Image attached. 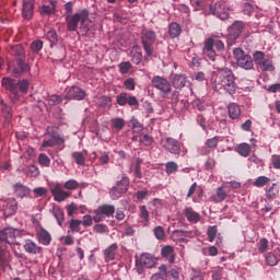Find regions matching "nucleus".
<instances>
[{
    "label": "nucleus",
    "mask_w": 280,
    "mask_h": 280,
    "mask_svg": "<svg viewBox=\"0 0 280 280\" xmlns=\"http://www.w3.org/2000/svg\"><path fill=\"white\" fill-rule=\"evenodd\" d=\"M91 16V11L89 9H82L79 12L74 13L73 16H68V32H79L81 36L91 37L95 34L91 33V30L95 27V22L89 19Z\"/></svg>",
    "instance_id": "f257e3e1"
},
{
    "label": "nucleus",
    "mask_w": 280,
    "mask_h": 280,
    "mask_svg": "<svg viewBox=\"0 0 280 280\" xmlns=\"http://www.w3.org/2000/svg\"><path fill=\"white\" fill-rule=\"evenodd\" d=\"M84 187H86V183L80 184L78 180L71 178L63 185L60 183L55 184L50 191L56 202H65L67 198H71V191H75V189H84ZM65 189H68V191Z\"/></svg>",
    "instance_id": "f03ea898"
},
{
    "label": "nucleus",
    "mask_w": 280,
    "mask_h": 280,
    "mask_svg": "<svg viewBox=\"0 0 280 280\" xmlns=\"http://www.w3.org/2000/svg\"><path fill=\"white\" fill-rule=\"evenodd\" d=\"M213 73L219 78L215 89L220 86V89H223L229 95H235L237 84L235 83V74L233 73V70L230 68H218V71Z\"/></svg>",
    "instance_id": "7ed1b4c3"
},
{
    "label": "nucleus",
    "mask_w": 280,
    "mask_h": 280,
    "mask_svg": "<svg viewBox=\"0 0 280 280\" xmlns=\"http://www.w3.org/2000/svg\"><path fill=\"white\" fill-rule=\"evenodd\" d=\"M2 86L13 94V97L11 98L13 104H16V101L20 100L21 93L22 95H25L27 94V91H30V82L25 79L16 81L12 78H3Z\"/></svg>",
    "instance_id": "20e7f679"
},
{
    "label": "nucleus",
    "mask_w": 280,
    "mask_h": 280,
    "mask_svg": "<svg viewBox=\"0 0 280 280\" xmlns=\"http://www.w3.org/2000/svg\"><path fill=\"white\" fill-rule=\"evenodd\" d=\"M154 43H156V33L150 30H142L141 44L147 56H154Z\"/></svg>",
    "instance_id": "39448f33"
},
{
    "label": "nucleus",
    "mask_w": 280,
    "mask_h": 280,
    "mask_svg": "<svg viewBox=\"0 0 280 280\" xmlns=\"http://www.w3.org/2000/svg\"><path fill=\"white\" fill-rule=\"evenodd\" d=\"M234 58L236 60L237 67L241 69H245V71H250L255 69V63L253 61V57L246 55L242 48H235L233 50Z\"/></svg>",
    "instance_id": "423d86ee"
},
{
    "label": "nucleus",
    "mask_w": 280,
    "mask_h": 280,
    "mask_svg": "<svg viewBox=\"0 0 280 280\" xmlns=\"http://www.w3.org/2000/svg\"><path fill=\"white\" fill-rule=\"evenodd\" d=\"M156 266V258L152 254H141L139 258L136 257V268L138 275H143V268H154Z\"/></svg>",
    "instance_id": "0eeeda50"
},
{
    "label": "nucleus",
    "mask_w": 280,
    "mask_h": 280,
    "mask_svg": "<svg viewBox=\"0 0 280 280\" xmlns=\"http://www.w3.org/2000/svg\"><path fill=\"white\" fill-rule=\"evenodd\" d=\"M112 215H115V206L105 203L94 210L93 221L100 224V222H104L106 218H110Z\"/></svg>",
    "instance_id": "6e6552de"
},
{
    "label": "nucleus",
    "mask_w": 280,
    "mask_h": 280,
    "mask_svg": "<svg viewBox=\"0 0 280 280\" xmlns=\"http://www.w3.org/2000/svg\"><path fill=\"white\" fill-rule=\"evenodd\" d=\"M130 186V179L127 176H122V178L116 183V186H114L109 190V196L113 200H118V198H121L126 191H128V187Z\"/></svg>",
    "instance_id": "1a4fd4ad"
},
{
    "label": "nucleus",
    "mask_w": 280,
    "mask_h": 280,
    "mask_svg": "<svg viewBox=\"0 0 280 280\" xmlns=\"http://www.w3.org/2000/svg\"><path fill=\"white\" fill-rule=\"evenodd\" d=\"M151 84L152 86H154V89L161 91V93H164V95H167V93H172V84L170 83V81H167V79L163 77H153V79L151 80Z\"/></svg>",
    "instance_id": "9d476101"
},
{
    "label": "nucleus",
    "mask_w": 280,
    "mask_h": 280,
    "mask_svg": "<svg viewBox=\"0 0 280 280\" xmlns=\"http://www.w3.org/2000/svg\"><path fill=\"white\" fill-rule=\"evenodd\" d=\"M19 235H21V231L14 228H7L0 232V242H4V244H14Z\"/></svg>",
    "instance_id": "9b49d317"
},
{
    "label": "nucleus",
    "mask_w": 280,
    "mask_h": 280,
    "mask_svg": "<svg viewBox=\"0 0 280 280\" xmlns=\"http://www.w3.org/2000/svg\"><path fill=\"white\" fill-rule=\"evenodd\" d=\"M1 210L3 211L4 218H10V215H14L16 213L18 205L14 199H7L0 201Z\"/></svg>",
    "instance_id": "f8f14e48"
},
{
    "label": "nucleus",
    "mask_w": 280,
    "mask_h": 280,
    "mask_svg": "<svg viewBox=\"0 0 280 280\" xmlns=\"http://www.w3.org/2000/svg\"><path fill=\"white\" fill-rule=\"evenodd\" d=\"M66 95L63 100H77L78 102L84 100L86 97V93L80 86H71L66 90Z\"/></svg>",
    "instance_id": "ddd939ff"
},
{
    "label": "nucleus",
    "mask_w": 280,
    "mask_h": 280,
    "mask_svg": "<svg viewBox=\"0 0 280 280\" xmlns=\"http://www.w3.org/2000/svg\"><path fill=\"white\" fill-rule=\"evenodd\" d=\"M162 145L171 154H180V142L174 138H164L162 139Z\"/></svg>",
    "instance_id": "4468645a"
},
{
    "label": "nucleus",
    "mask_w": 280,
    "mask_h": 280,
    "mask_svg": "<svg viewBox=\"0 0 280 280\" xmlns=\"http://www.w3.org/2000/svg\"><path fill=\"white\" fill-rule=\"evenodd\" d=\"M210 13H212L213 16H217L221 21H226V19H229V11H226V8L221 1L215 2L213 7H210Z\"/></svg>",
    "instance_id": "2eb2a0df"
},
{
    "label": "nucleus",
    "mask_w": 280,
    "mask_h": 280,
    "mask_svg": "<svg viewBox=\"0 0 280 280\" xmlns=\"http://www.w3.org/2000/svg\"><path fill=\"white\" fill-rule=\"evenodd\" d=\"M116 102L119 106H126V104H128V106H139V100L126 92L120 93Z\"/></svg>",
    "instance_id": "dca6fc26"
},
{
    "label": "nucleus",
    "mask_w": 280,
    "mask_h": 280,
    "mask_svg": "<svg viewBox=\"0 0 280 280\" xmlns=\"http://www.w3.org/2000/svg\"><path fill=\"white\" fill-rule=\"evenodd\" d=\"M16 65L19 68H13L12 70L14 78H19V75H23V73H27L32 69L30 63L25 62V59H16Z\"/></svg>",
    "instance_id": "f3484780"
},
{
    "label": "nucleus",
    "mask_w": 280,
    "mask_h": 280,
    "mask_svg": "<svg viewBox=\"0 0 280 280\" xmlns=\"http://www.w3.org/2000/svg\"><path fill=\"white\" fill-rule=\"evenodd\" d=\"M280 187L279 184L273 183L271 185H267L265 188V196L267 200H275L279 198Z\"/></svg>",
    "instance_id": "a211bd4d"
},
{
    "label": "nucleus",
    "mask_w": 280,
    "mask_h": 280,
    "mask_svg": "<svg viewBox=\"0 0 280 280\" xmlns=\"http://www.w3.org/2000/svg\"><path fill=\"white\" fill-rule=\"evenodd\" d=\"M117 250H119V245H117V243H114L104 249L103 255L106 264L114 261L117 256Z\"/></svg>",
    "instance_id": "6ab92c4d"
},
{
    "label": "nucleus",
    "mask_w": 280,
    "mask_h": 280,
    "mask_svg": "<svg viewBox=\"0 0 280 280\" xmlns=\"http://www.w3.org/2000/svg\"><path fill=\"white\" fill-rule=\"evenodd\" d=\"M22 16L26 21H30L34 16V0H24Z\"/></svg>",
    "instance_id": "aec40b11"
},
{
    "label": "nucleus",
    "mask_w": 280,
    "mask_h": 280,
    "mask_svg": "<svg viewBox=\"0 0 280 280\" xmlns=\"http://www.w3.org/2000/svg\"><path fill=\"white\" fill-rule=\"evenodd\" d=\"M184 215L188 222H191V224H198V221L200 220V213L196 212L191 207L185 209Z\"/></svg>",
    "instance_id": "412c9836"
},
{
    "label": "nucleus",
    "mask_w": 280,
    "mask_h": 280,
    "mask_svg": "<svg viewBox=\"0 0 280 280\" xmlns=\"http://www.w3.org/2000/svg\"><path fill=\"white\" fill-rule=\"evenodd\" d=\"M228 113L230 119H240L242 115V108H240V105H237V103H230L228 105Z\"/></svg>",
    "instance_id": "4be33fe9"
},
{
    "label": "nucleus",
    "mask_w": 280,
    "mask_h": 280,
    "mask_svg": "<svg viewBox=\"0 0 280 280\" xmlns=\"http://www.w3.org/2000/svg\"><path fill=\"white\" fill-rule=\"evenodd\" d=\"M161 255L167 259L171 264H174L176 259V254H174V247L172 245H166L161 249Z\"/></svg>",
    "instance_id": "5701e85b"
},
{
    "label": "nucleus",
    "mask_w": 280,
    "mask_h": 280,
    "mask_svg": "<svg viewBox=\"0 0 280 280\" xmlns=\"http://www.w3.org/2000/svg\"><path fill=\"white\" fill-rule=\"evenodd\" d=\"M213 47H214V39L213 38H208L205 42L203 51H205V54H208V57L212 61L215 60V50H213Z\"/></svg>",
    "instance_id": "b1692460"
},
{
    "label": "nucleus",
    "mask_w": 280,
    "mask_h": 280,
    "mask_svg": "<svg viewBox=\"0 0 280 280\" xmlns=\"http://www.w3.org/2000/svg\"><path fill=\"white\" fill-rule=\"evenodd\" d=\"M52 215L57 220V224L62 226L65 224V210L60 206L52 207Z\"/></svg>",
    "instance_id": "393cba45"
},
{
    "label": "nucleus",
    "mask_w": 280,
    "mask_h": 280,
    "mask_svg": "<svg viewBox=\"0 0 280 280\" xmlns=\"http://www.w3.org/2000/svg\"><path fill=\"white\" fill-rule=\"evenodd\" d=\"M172 82L174 89H185V84H187V77L185 74H174Z\"/></svg>",
    "instance_id": "a878e982"
},
{
    "label": "nucleus",
    "mask_w": 280,
    "mask_h": 280,
    "mask_svg": "<svg viewBox=\"0 0 280 280\" xmlns=\"http://www.w3.org/2000/svg\"><path fill=\"white\" fill-rule=\"evenodd\" d=\"M14 194L19 196V198H25L26 196H30V188L27 186L18 183L13 186Z\"/></svg>",
    "instance_id": "bb28decb"
},
{
    "label": "nucleus",
    "mask_w": 280,
    "mask_h": 280,
    "mask_svg": "<svg viewBox=\"0 0 280 280\" xmlns=\"http://www.w3.org/2000/svg\"><path fill=\"white\" fill-rule=\"evenodd\" d=\"M131 60L133 65H141V61L143 60V54H141V47L133 46L131 49Z\"/></svg>",
    "instance_id": "cd10ccee"
},
{
    "label": "nucleus",
    "mask_w": 280,
    "mask_h": 280,
    "mask_svg": "<svg viewBox=\"0 0 280 280\" xmlns=\"http://www.w3.org/2000/svg\"><path fill=\"white\" fill-rule=\"evenodd\" d=\"M242 32H244V22L236 21L231 25L230 34H232L234 38H237Z\"/></svg>",
    "instance_id": "c85d7f7f"
},
{
    "label": "nucleus",
    "mask_w": 280,
    "mask_h": 280,
    "mask_svg": "<svg viewBox=\"0 0 280 280\" xmlns=\"http://www.w3.org/2000/svg\"><path fill=\"white\" fill-rule=\"evenodd\" d=\"M24 249L26 253H30V255H38L40 253V246L31 240L26 241L24 244Z\"/></svg>",
    "instance_id": "c756f323"
},
{
    "label": "nucleus",
    "mask_w": 280,
    "mask_h": 280,
    "mask_svg": "<svg viewBox=\"0 0 280 280\" xmlns=\"http://www.w3.org/2000/svg\"><path fill=\"white\" fill-rule=\"evenodd\" d=\"M252 150L253 148L250 144L246 142H243L236 147V152H238L241 156H244V159H248V156H250Z\"/></svg>",
    "instance_id": "7c9ffc66"
},
{
    "label": "nucleus",
    "mask_w": 280,
    "mask_h": 280,
    "mask_svg": "<svg viewBox=\"0 0 280 280\" xmlns=\"http://www.w3.org/2000/svg\"><path fill=\"white\" fill-rule=\"evenodd\" d=\"M37 237L38 242H40V244H43L44 246H49V244H51V234H49L47 230L42 229L37 233Z\"/></svg>",
    "instance_id": "2f4dec72"
},
{
    "label": "nucleus",
    "mask_w": 280,
    "mask_h": 280,
    "mask_svg": "<svg viewBox=\"0 0 280 280\" xmlns=\"http://www.w3.org/2000/svg\"><path fill=\"white\" fill-rule=\"evenodd\" d=\"M210 200L215 203L224 202V200H226V191H224V188H217L215 194L210 197Z\"/></svg>",
    "instance_id": "473e14b6"
},
{
    "label": "nucleus",
    "mask_w": 280,
    "mask_h": 280,
    "mask_svg": "<svg viewBox=\"0 0 280 280\" xmlns=\"http://www.w3.org/2000/svg\"><path fill=\"white\" fill-rule=\"evenodd\" d=\"M12 56H14L15 60L25 59V48L22 45H15L11 48Z\"/></svg>",
    "instance_id": "72a5a7b5"
},
{
    "label": "nucleus",
    "mask_w": 280,
    "mask_h": 280,
    "mask_svg": "<svg viewBox=\"0 0 280 280\" xmlns=\"http://www.w3.org/2000/svg\"><path fill=\"white\" fill-rule=\"evenodd\" d=\"M82 224V220H78V219H71L69 222V231L68 233H80L81 226Z\"/></svg>",
    "instance_id": "f704fd0d"
},
{
    "label": "nucleus",
    "mask_w": 280,
    "mask_h": 280,
    "mask_svg": "<svg viewBox=\"0 0 280 280\" xmlns=\"http://www.w3.org/2000/svg\"><path fill=\"white\" fill-rule=\"evenodd\" d=\"M180 32H182L180 24L172 23L170 25L168 34L170 36H172V38H178V36H180Z\"/></svg>",
    "instance_id": "c9c22d12"
},
{
    "label": "nucleus",
    "mask_w": 280,
    "mask_h": 280,
    "mask_svg": "<svg viewBox=\"0 0 280 280\" xmlns=\"http://www.w3.org/2000/svg\"><path fill=\"white\" fill-rule=\"evenodd\" d=\"M124 126H126V120H124V118L112 119V128H115L116 132L124 130Z\"/></svg>",
    "instance_id": "e433bc0d"
},
{
    "label": "nucleus",
    "mask_w": 280,
    "mask_h": 280,
    "mask_svg": "<svg viewBox=\"0 0 280 280\" xmlns=\"http://www.w3.org/2000/svg\"><path fill=\"white\" fill-rule=\"evenodd\" d=\"M72 159L75 161L77 165H81V166L85 165L86 158H84V153L83 152L74 151L72 153Z\"/></svg>",
    "instance_id": "4c0bfd02"
},
{
    "label": "nucleus",
    "mask_w": 280,
    "mask_h": 280,
    "mask_svg": "<svg viewBox=\"0 0 280 280\" xmlns=\"http://www.w3.org/2000/svg\"><path fill=\"white\" fill-rule=\"evenodd\" d=\"M258 67H260L261 71H275V66L270 59L258 62Z\"/></svg>",
    "instance_id": "58836bf2"
},
{
    "label": "nucleus",
    "mask_w": 280,
    "mask_h": 280,
    "mask_svg": "<svg viewBox=\"0 0 280 280\" xmlns=\"http://www.w3.org/2000/svg\"><path fill=\"white\" fill-rule=\"evenodd\" d=\"M265 259L267 266H277V264H279V258H277V255H275V253H267L265 255Z\"/></svg>",
    "instance_id": "ea45409f"
},
{
    "label": "nucleus",
    "mask_w": 280,
    "mask_h": 280,
    "mask_svg": "<svg viewBox=\"0 0 280 280\" xmlns=\"http://www.w3.org/2000/svg\"><path fill=\"white\" fill-rule=\"evenodd\" d=\"M46 38L47 40H49L51 47H54V45H58V33L56 31H48L46 34Z\"/></svg>",
    "instance_id": "a19ab883"
},
{
    "label": "nucleus",
    "mask_w": 280,
    "mask_h": 280,
    "mask_svg": "<svg viewBox=\"0 0 280 280\" xmlns=\"http://www.w3.org/2000/svg\"><path fill=\"white\" fill-rule=\"evenodd\" d=\"M178 172V164L176 162H167L165 164V173L170 176L171 174H176Z\"/></svg>",
    "instance_id": "79ce46f5"
},
{
    "label": "nucleus",
    "mask_w": 280,
    "mask_h": 280,
    "mask_svg": "<svg viewBox=\"0 0 280 280\" xmlns=\"http://www.w3.org/2000/svg\"><path fill=\"white\" fill-rule=\"evenodd\" d=\"M38 163L42 165V167H49L51 165V159L45 153H40L38 155Z\"/></svg>",
    "instance_id": "37998d69"
},
{
    "label": "nucleus",
    "mask_w": 280,
    "mask_h": 280,
    "mask_svg": "<svg viewBox=\"0 0 280 280\" xmlns=\"http://www.w3.org/2000/svg\"><path fill=\"white\" fill-rule=\"evenodd\" d=\"M40 174V171L36 167V165H30L26 167V176L31 178H36Z\"/></svg>",
    "instance_id": "c03bdc74"
},
{
    "label": "nucleus",
    "mask_w": 280,
    "mask_h": 280,
    "mask_svg": "<svg viewBox=\"0 0 280 280\" xmlns=\"http://www.w3.org/2000/svg\"><path fill=\"white\" fill-rule=\"evenodd\" d=\"M218 143H220V137L214 136L206 141V147H208L209 150H215V148H218Z\"/></svg>",
    "instance_id": "a18cd8bd"
},
{
    "label": "nucleus",
    "mask_w": 280,
    "mask_h": 280,
    "mask_svg": "<svg viewBox=\"0 0 280 280\" xmlns=\"http://www.w3.org/2000/svg\"><path fill=\"white\" fill-rule=\"evenodd\" d=\"M270 183V178L266 176H259L254 182V187H266Z\"/></svg>",
    "instance_id": "49530a36"
},
{
    "label": "nucleus",
    "mask_w": 280,
    "mask_h": 280,
    "mask_svg": "<svg viewBox=\"0 0 280 280\" xmlns=\"http://www.w3.org/2000/svg\"><path fill=\"white\" fill-rule=\"evenodd\" d=\"M65 10H66V23L67 27H69V16H73V2H67L65 4Z\"/></svg>",
    "instance_id": "de8ad7c7"
},
{
    "label": "nucleus",
    "mask_w": 280,
    "mask_h": 280,
    "mask_svg": "<svg viewBox=\"0 0 280 280\" xmlns=\"http://www.w3.org/2000/svg\"><path fill=\"white\" fill-rule=\"evenodd\" d=\"M153 233L155 235V237L160 241L165 240V230L163 229V226L158 225L153 229Z\"/></svg>",
    "instance_id": "09e8293b"
},
{
    "label": "nucleus",
    "mask_w": 280,
    "mask_h": 280,
    "mask_svg": "<svg viewBox=\"0 0 280 280\" xmlns=\"http://www.w3.org/2000/svg\"><path fill=\"white\" fill-rule=\"evenodd\" d=\"M139 140L140 142L143 143V145H152L154 139L152 138V136L148 135V133H141L139 136Z\"/></svg>",
    "instance_id": "8fccbe9b"
},
{
    "label": "nucleus",
    "mask_w": 280,
    "mask_h": 280,
    "mask_svg": "<svg viewBox=\"0 0 280 280\" xmlns=\"http://www.w3.org/2000/svg\"><path fill=\"white\" fill-rule=\"evenodd\" d=\"M207 235H208L209 242H214L215 235H218V226L215 225L209 226L207 231Z\"/></svg>",
    "instance_id": "3c124183"
},
{
    "label": "nucleus",
    "mask_w": 280,
    "mask_h": 280,
    "mask_svg": "<svg viewBox=\"0 0 280 280\" xmlns=\"http://www.w3.org/2000/svg\"><path fill=\"white\" fill-rule=\"evenodd\" d=\"M43 49V40L36 39L33 43H31V50L33 54H38Z\"/></svg>",
    "instance_id": "603ef678"
},
{
    "label": "nucleus",
    "mask_w": 280,
    "mask_h": 280,
    "mask_svg": "<svg viewBox=\"0 0 280 280\" xmlns=\"http://www.w3.org/2000/svg\"><path fill=\"white\" fill-rule=\"evenodd\" d=\"M130 67H132V65L130 63V61H124L120 62L118 66L119 72L122 75H126V73H128V71H130Z\"/></svg>",
    "instance_id": "864d4df0"
},
{
    "label": "nucleus",
    "mask_w": 280,
    "mask_h": 280,
    "mask_svg": "<svg viewBox=\"0 0 280 280\" xmlns=\"http://www.w3.org/2000/svg\"><path fill=\"white\" fill-rule=\"evenodd\" d=\"M257 248L260 253H268V241L267 238H261L258 243H257Z\"/></svg>",
    "instance_id": "5fc2aeb1"
},
{
    "label": "nucleus",
    "mask_w": 280,
    "mask_h": 280,
    "mask_svg": "<svg viewBox=\"0 0 280 280\" xmlns=\"http://www.w3.org/2000/svg\"><path fill=\"white\" fill-rule=\"evenodd\" d=\"M190 5L194 10H205V0H190Z\"/></svg>",
    "instance_id": "6e6d98bb"
},
{
    "label": "nucleus",
    "mask_w": 280,
    "mask_h": 280,
    "mask_svg": "<svg viewBox=\"0 0 280 280\" xmlns=\"http://www.w3.org/2000/svg\"><path fill=\"white\" fill-rule=\"evenodd\" d=\"M140 218L144 220V222H150V212L148 211V207H140Z\"/></svg>",
    "instance_id": "4d7b16f0"
},
{
    "label": "nucleus",
    "mask_w": 280,
    "mask_h": 280,
    "mask_svg": "<svg viewBox=\"0 0 280 280\" xmlns=\"http://www.w3.org/2000/svg\"><path fill=\"white\" fill-rule=\"evenodd\" d=\"M254 62L259 66L260 62H264L266 54L264 51H256L253 54Z\"/></svg>",
    "instance_id": "13d9d810"
},
{
    "label": "nucleus",
    "mask_w": 280,
    "mask_h": 280,
    "mask_svg": "<svg viewBox=\"0 0 280 280\" xmlns=\"http://www.w3.org/2000/svg\"><path fill=\"white\" fill-rule=\"evenodd\" d=\"M61 102H62V96L60 95H51L48 98L49 106H58V104H60Z\"/></svg>",
    "instance_id": "bf43d9fd"
},
{
    "label": "nucleus",
    "mask_w": 280,
    "mask_h": 280,
    "mask_svg": "<svg viewBox=\"0 0 280 280\" xmlns=\"http://www.w3.org/2000/svg\"><path fill=\"white\" fill-rule=\"evenodd\" d=\"M130 124H131V128H132L133 132H141V130H143V125H141V122H139V120L133 118V119H131Z\"/></svg>",
    "instance_id": "052dcab7"
},
{
    "label": "nucleus",
    "mask_w": 280,
    "mask_h": 280,
    "mask_svg": "<svg viewBox=\"0 0 280 280\" xmlns=\"http://www.w3.org/2000/svg\"><path fill=\"white\" fill-rule=\"evenodd\" d=\"M126 89L128 91H135V89H137V83L135 82V79L129 78L124 82Z\"/></svg>",
    "instance_id": "680f3d73"
},
{
    "label": "nucleus",
    "mask_w": 280,
    "mask_h": 280,
    "mask_svg": "<svg viewBox=\"0 0 280 280\" xmlns=\"http://www.w3.org/2000/svg\"><path fill=\"white\" fill-rule=\"evenodd\" d=\"M50 137L55 145H62V143H65V138H61L59 133H52Z\"/></svg>",
    "instance_id": "e2e57ef3"
},
{
    "label": "nucleus",
    "mask_w": 280,
    "mask_h": 280,
    "mask_svg": "<svg viewBox=\"0 0 280 280\" xmlns=\"http://www.w3.org/2000/svg\"><path fill=\"white\" fill-rule=\"evenodd\" d=\"M81 224H83V226H93V217H91V214H85Z\"/></svg>",
    "instance_id": "0e129e2a"
},
{
    "label": "nucleus",
    "mask_w": 280,
    "mask_h": 280,
    "mask_svg": "<svg viewBox=\"0 0 280 280\" xmlns=\"http://www.w3.org/2000/svg\"><path fill=\"white\" fill-rule=\"evenodd\" d=\"M94 233H106L108 231V226L106 224H96L93 228Z\"/></svg>",
    "instance_id": "69168bd1"
},
{
    "label": "nucleus",
    "mask_w": 280,
    "mask_h": 280,
    "mask_svg": "<svg viewBox=\"0 0 280 280\" xmlns=\"http://www.w3.org/2000/svg\"><path fill=\"white\" fill-rule=\"evenodd\" d=\"M215 167V159L208 158L205 164V170H213Z\"/></svg>",
    "instance_id": "338daca9"
},
{
    "label": "nucleus",
    "mask_w": 280,
    "mask_h": 280,
    "mask_svg": "<svg viewBox=\"0 0 280 280\" xmlns=\"http://www.w3.org/2000/svg\"><path fill=\"white\" fill-rule=\"evenodd\" d=\"M271 162L275 170H280V155H272Z\"/></svg>",
    "instance_id": "774afa93"
}]
</instances>
